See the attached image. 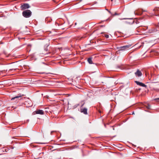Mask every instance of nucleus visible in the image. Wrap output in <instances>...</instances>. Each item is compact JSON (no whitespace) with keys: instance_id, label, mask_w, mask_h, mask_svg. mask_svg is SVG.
Listing matches in <instances>:
<instances>
[{"instance_id":"1","label":"nucleus","mask_w":159,"mask_h":159,"mask_svg":"<svg viewBox=\"0 0 159 159\" xmlns=\"http://www.w3.org/2000/svg\"><path fill=\"white\" fill-rule=\"evenodd\" d=\"M31 11L28 10L24 11L22 13L23 16L25 18L30 17L31 16Z\"/></svg>"},{"instance_id":"2","label":"nucleus","mask_w":159,"mask_h":159,"mask_svg":"<svg viewBox=\"0 0 159 159\" xmlns=\"http://www.w3.org/2000/svg\"><path fill=\"white\" fill-rule=\"evenodd\" d=\"M131 46L130 45H125L119 47L118 48L119 49L118 51L120 52L121 51H125L128 49Z\"/></svg>"},{"instance_id":"3","label":"nucleus","mask_w":159,"mask_h":159,"mask_svg":"<svg viewBox=\"0 0 159 159\" xmlns=\"http://www.w3.org/2000/svg\"><path fill=\"white\" fill-rule=\"evenodd\" d=\"M30 7V6L29 5L28 3H24L20 7L21 10H24L26 9H28Z\"/></svg>"},{"instance_id":"4","label":"nucleus","mask_w":159,"mask_h":159,"mask_svg":"<svg viewBox=\"0 0 159 159\" xmlns=\"http://www.w3.org/2000/svg\"><path fill=\"white\" fill-rule=\"evenodd\" d=\"M135 82L136 83L137 85L145 87H147V86L145 84L142 82H139L137 81H135Z\"/></svg>"},{"instance_id":"5","label":"nucleus","mask_w":159,"mask_h":159,"mask_svg":"<svg viewBox=\"0 0 159 159\" xmlns=\"http://www.w3.org/2000/svg\"><path fill=\"white\" fill-rule=\"evenodd\" d=\"M135 74L136 76L140 77L142 75V73L140 70L138 69L137 71L135 72Z\"/></svg>"},{"instance_id":"6","label":"nucleus","mask_w":159,"mask_h":159,"mask_svg":"<svg viewBox=\"0 0 159 159\" xmlns=\"http://www.w3.org/2000/svg\"><path fill=\"white\" fill-rule=\"evenodd\" d=\"M143 11H143V10H142V11L140 10H138L134 12V14L135 15H142V12Z\"/></svg>"},{"instance_id":"7","label":"nucleus","mask_w":159,"mask_h":159,"mask_svg":"<svg viewBox=\"0 0 159 159\" xmlns=\"http://www.w3.org/2000/svg\"><path fill=\"white\" fill-rule=\"evenodd\" d=\"M87 109L86 108H80V111L81 112L83 113L85 115L87 114Z\"/></svg>"},{"instance_id":"8","label":"nucleus","mask_w":159,"mask_h":159,"mask_svg":"<svg viewBox=\"0 0 159 159\" xmlns=\"http://www.w3.org/2000/svg\"><path fill=\"white\" fill-rule=\"evenodd\" d=\"M124 19H127L129 20L130 21H127L126 22L127 23H128L130 24H132L134 23V20H133V18H124Z\"/></svg>"},{"instance_id":"9","label":"nucleus","mask_w":159,"mask_h":159,"mask_svg":"<svg viewBox=\"0 0 159 159\" xmlns=\"http://www.w3.org/2000/svg\"><path fill=\"white\" fill-rule=\"evenodd\" d=\"M36 114H39L40 115H43L44 113V111L42 110H39L35 111Z\"/></svg>"},{"instance_id":"10","label":"nucleus","mask_w":159,"mask_h":159,"mask_svg":"<svg viewBox=\"0 0 159 159\" xmlns=\"http://www.w3.org/2000/svg\"><path fill=\"white\" fill-rule=\"evenodd\" d=\"M24 96V95L22 94L21 95V94H18L17 96H16L14 98H12L11 99V100H13L15 99L19 98H20Z\"/></svg>"},{"instance_id":"11","label":"nucleus","mask_w":159,"mask_h":159,"mask_svg":"<svg viewBox=\"0 0 159 159\" xmlns=\"http://www.w3.org/2000/svg\"><path fill=\"white\" fill-rule=\"evenodd\" d=\"M68 28H64L62 26H60V30H64L63 32L62 33L61 32V31L60 30V34H62V33H63L64 32H65V31H66V30Z\"/></svg>"},{"instance_id":"12","label":"nucleus","mask_w":159,"mask_h":159,"mask_svg":"<svg viewBox=\"0 0 159 159\" xmlns=\"http://www.w3.org/2000/svg\"><path fill=\"white\" fill-rule=\"evenodd\" d=\"M92 57H89L87 61L90 64H92L93 63L92 61Z\"/></svg>"},{"instance_id":"13","label":"nucleus","mask_w":159,"mask_h":159,"mask_svg":"<svg viewBox=\"0 0 159 159\" xmlns=\"http://www.w3.org/2000/svg\"><path fill=\"white\" fill-rule=\"evenodd\" d=\"M151 31H150V33H155L156 32L157 30L155 29H153L151 30Z\"/></svg>"},{"instance_id":"14","label":"nucleus","mask_w":159,"mask_h":159,"mask_svg":"<svg viewBox=\"0 0 159 159\" xmlns=\"http://www.w3.org/2000/svg\"><path fill=\"white\" fill-rule=\"evenodd\" d=\"M49 45L46 44L44 46V50L46 51H47L48 50V47Z\"/></svg>"},{"instance_id":"15","label":"nucleus","mask_w":159,"mask_h":159,"mask_svg":"<svg viewBox=\"0 0 159 159\" xmlns=\"http://www.w3.org/2000/svg\"><path fill=\"white\" fill-rule=\"evenodd\" d=\"M16 69H10L9 70V71H16Z\"/></svg>"},{"instance_id":"16","label":"nucleus","mask_w":159,"mask_h":159,"mask_svg":"<svg viewBox=\"0 0 159 159\" xmlns=\"http://www.w3.org/2000/svg\"><path fill=\"white\" fill-rule=\"evenodd\" d=\"M104 36L107 39L109 38V35L107 34H105Z\"/></svg>"},{"instance_id":"17","label":"nucleus","mask_w":159,"mask_h":159,"mask_svg":"<svg viewBox=\"0 0 159 159\" xmlns=\"http://www.w3.org/2000/svg\"><path fill=\"white\" fill-rule=\"evenodd\" d=\"M153 11H158V9L157 8H154V9H153Z\"/></svg>"},{"instance_id":"18","label":"nucleus","mask_w":159,"mask_h":159,"mask_svg":"<svg viewBox=\"0 0 159 159\" xmlns=\"http://www.w3.org/2000/svg\"><path fill=\"white\" fill-rule=\"evenodd\" d=\"M84 102L83 103H81V107H82L84 105Z\"/></svg>"},{"instance_id":"19","label":"nucleus","mask_w":159,"mask_h":159,"mask_svg":"<svg viewBox=\"0 0 159 159\" xmlns=\"http://www.w3.org/2000/svg\"><path fill=\"white\" fill-rule=\"evenodd\" d=\"M65 94H63V93H62V94H60V95H65Z\"/></svg>"},{"instance_id":"20","label":"nucleus","mask_w":159,"mask_h":159,"mask_svg":"<svg viewBox=\"0 0 159 159\" xmlns=\"http://www.w3.org/2000/svg\"><path fill=\"white\" fill-rule=\"evenodd\" d=\"M134 111H133L132 112V114L133 115V114H134Z\"/></svg>"},{"instance_id":"21","label":"nucleus","mask_w":159,"mask_h":159,"mask_svg":"<svg viewBox=\"0 0 159 159\" xmlns=\"http://www.w3.org/2000/svg\"><path fill=\"white\" fill-rule=\"evenodd\" d=\"M136 24H138V23H139V22H138V21H136Z\"/></svg>"},{"instance_id":"22","label":"nucleus","mask_w":159,"mask_h":159,"mask_svg":"<svg viewBox=\"0 0 159 159\" xmlns=\"http://www.w3.org/2000/svg\"><path fill=\"white\" fill-rule=\"evenodd\" d=\"M118 14L117 13H115L114 14V15H117Z\"/></svg>"},{"instance_id":"23","label":"nucleus","mask_w":159,"mask_h":159,"mask_svg":"<svg viewBox=\"0 0 159 159\" xmlns=\"http://www.w3.org/2000/svg\"><path fill=\"white\" fill-rule=\"evenodd\" d=\"M3 71H4V70H2V71H0V73L1 72H2V73Z\"/></svg>"},{"instance_id":"24","label":"nucleus","mask_w":159,"mask_h":159,"mask_svg":"<svg viewBox=\"0 0 159 159\" xmlns=\"http://www.w3.org/2000/svg\"><path fill=\"white\" fill-rule=\"evenodd\" d=\"M62 89H60V91H62Z\"/></svg>"},{"instance_id":"25","label":"nucleus","mask_w":159,"mask_h":159,"mask_svg":"<svg viewBox=\"0 0 159 159\" xmlns=\"http://www.w3.org/2000/svg\"><path fill=\"white\" fill-rule=\"evenodd\" d=\"M155 99V100H157V99L159 100V98H157V99Z\"/></svg>"},{"instance_id":"26","label":"nucleus","mask_w":159,"mask_h":159,"mask_svg":"<svg viewBox=\"0 0 159 159\" xmlns=\"http://www.w3.org/2000/svg\"><path fill=\"white\" fill-rule=\"evenodd\" d=\"M76 24H77V23H75V25H76Z\"/></svg>"},{"instance_id":"27","label":"nucleus","mask_w":159,"mask_h":159,"mask_svg":"<svg viewBox=\"0 0 159 159\" xmlns=\"http://www.w3.org/2000/svg\"><path fill=\"white\" fill-rule=\"evenodd\" d=\"M61 100L62 101H64V100Z\"/></svg>"},{"instance_id":"28","label":"nucleus","mask_w":159,"mask_h":159,"mask_svg":"<svg viewBox=\"0 0 159 159\" xmlns=\"http://www.w3.org/2000/svg\"><path fill=\"white\" fill-rule=\"evenodd\" d=\"M61 20H60V23L61 22ZM61 25V23H60V25Z\"/></svg>"},{"instance_id":"29","label":"nucleus","mask_w":159,"mask_h":159,"mask_svg":"<svg viewBox=\"0 0 159 159\" xmlns=\"http://www.w3.org/2000/svg\"><path fill=\"white\" fill-rule=\"evenodd\" d=\"M109 11V12L111 13L109 11Z\"/></svg>"},{"instance_id":"30","label":"nucleus","mask_w":159,"mask_h":159,"mask_svg":"<svg viewBox=\"0 0 159 159\" xmlns=\"http://www.w3.org/2000/svg\"><path fill=\"white\" fill-rule=\"evenodd\" d=\"M158 8L159 9V7H158Z\"/></svg>"}]
</instances>
